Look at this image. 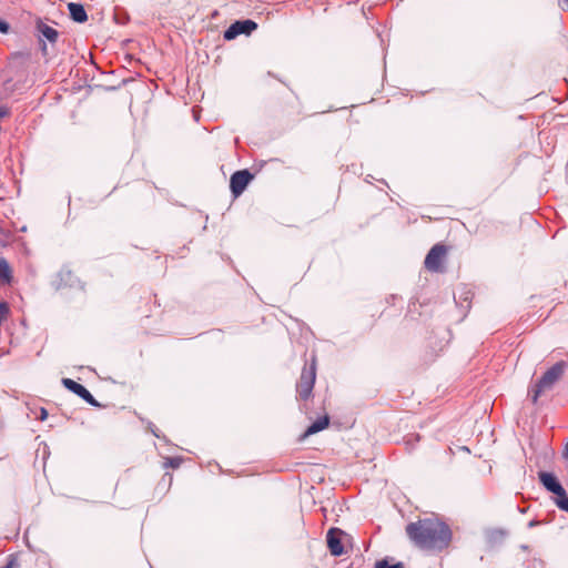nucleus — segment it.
<instances>
[{"instance_id": "1", "label": "nucleus", "mask_w": 568, "mask_h": 568, "mask_svg": "<svg viewBox=\"0 0 568 568\" xmlns=\"http://www.w3.org/2000/svg\"><path fill=\"white\" fill-rule=\"evenodd\" d=\"M409 539L426 550H443L452 539L449 527L437 518H424L406 526Z\"/></svg>"}, {"instance_id": "21", "label": "nucleus", "mask_w": 568, "mask_h": 568, "mask_svg": "<svg viewBox=\"0 0 568 568\" xmlns=\"http://www.w3.org/2000/svg\"><path fill=\"white\" fill-rule=\"evenodd\" d=\"M537 524H538L537 521L531 520V521L528 523V527L531 528V527L536 526Z\"/></svg>"}, {"instance_id": "13", "label": "nucleus", "mask_w": 568, "mask_h": 568, "mask_svg": "<svg viewBox=\"0 0 568 568\" xmlns=\"http://www.w3.org/2000/svg\"><path fill=\"white\" fill-rule=\"evenodd\" d=\"M328 424H329L328 416L321 417L308 426L304 436H310L317 432H321V430L325 429L328 426Z\"/></svg>"}, {"instance_id": "22", "label": "nucleus", "mask_w": 568, "mask_h": 568, "mask_svg": "<svg viewBox=\"0 0 568 568\" xmlns=\"http://www.w3.org/2000/svg\"><path fill=\"white\" fill-rule=\"evenodd\" d=\"M565 4L568 7V0H564Z\"/></svg>"}, {"instance_id": "6", "label": "nucleus", "mask_w": 568, "mask_h": 568, "mask_svg": "<svg viewBox=\"0 0 568 568\" xmlns=\"http://www.w3.org/2000/svg\"><path fill=\"white\" fill-rule=\"evenodd\" d=\"M257 28V24L252 20L236 21L224 32L226 40H233L240 34H250Z\"/></svg>"}, {"instance_id": "4", "label": "nucleus", "mask_w": 568, "mask_h": 568, "mask_svg": "<svg viewBox=\"0 0 568 568\" xmlns=\"http://www.w3.org/2000/svg\"><path fill=\"white\" fill-rule=\"evenodd\" d=\"M447 255V247L443 244L434 245L425 258V267L430 272H440Z\"/></svg>"}, {"instance_id": "20", "label": "nucleus", "mask_w": 568, "mask_h": 568, "mask_svg": "<svg viewBox=\"0 0 568 568\" xmlns=\"http://www.w3.org/2000/svg\"><path fill=\"white\" fill-rule=\"evenodd\" d=\"M45 417H47V410L42 409L41 410V419L43 420V419H45Z\"/></svg>"}, {"instance_id": "12", "label": "nucleus", "mask_w": 568, "mask_h": 568, "mask_svg": "<svg viewBox=\"0 0 568 568\" xmlns=\"http://www.w3.org/2000/svg\"><path fill=\"white\" fill-rule=\"evenodd\" d=\"M12 268L4 257H0V281L4 284L12 282Z\"/></svg>"}, {"instance_id": "3", "label": "nucleus", "mask_w": 568, "mask_h": 568, "mask_svg": "<svg viewBox=\"0 0 568 568\" xmlns=\"http://www.w3.org/2000/svg\"><path fill=\"white\" fill-rule=\"evenodd\" d=\"M316 379V361L312 359L310 365H305L302 369L300 379L296 384L297 396L302 400L311 397Z\"/></svg>"}, {"instance_id": "11", "label": "nucleus", "mask_w": 568, "mask_h": 568, "mask_svg": "<svg viewBox=\"0 0 568 568\" xmlns=\"http://www.w3.org/2000/svg\"><path fill=\"white\" fill-rule=\"evenodd\" d=\"M69 13L75 22H85L88 20L87 12L82 4L70 2L68 4Z\"/></svg>"}, {"instance_id": "19", "label": "nucleus", "mask_w": 568, "mask_h": 568, "mask_svg": "<svg viewBox=\"0 0 568 568\" xmlns=\"http://www.w3.org/2000/svg\"><path fill=\"white\" fill-rule=\"evenodd\" d=\"M564 457H565V459H567V460H568V443H567V444H566V446H565Z\"/></svg>"}, {"instance_id": "10", "label": "nucleus", "mask_w": 568, "mask_h": 568, "mask_svg": "<svg viewBox=\"0 0 568 568\" xmlns=\"http://www.w3.org/2000/svg\"><path fill=\"white\" fill-rule=\"evenodd\" d=\"M37 31L39 33L40 40H48L50 43H54L58 40L59 33L58 31L50 27L49 24L39 21L37 24Z\"/></svg>"}, {"instance_id": "9", "label": "nucleus", "mask_w": 568, "mask_h": 568, "mask_svg": "<svg viewBox=\"0 0 568 568\" xmlns=\"http://www.w3.org/2000/svg\"><path fill=\"white\" fill-rule=\"evenodd\" d=\"M342 535L343 531L338 528H332L327 532V546L333 556H341L344 554Z\"/></svg>"}, {"instance_id": "14", "label": "nucleus", "mask_w": 568, "mask_h": 568, "mask_svg": "<svg viewBox=\"0 0 568 568\" xmlns=\"http://www.w3.org/2000/svg\"><path fill=\"white\" fill-rule=\"evenodd\" d=\"M375 568H405L402 562H392L388 559L378 560L375 564Z\"/></svg>"}, {"instance_id": "7", "label": "nucleus", "mask_w": 568, "mask_h": 568, "mask_svg": "<svg viewBox=\"0 0 568 568\" xmlns=\"http://www.w3.org/2000/svg\"><path fill=\"white\" fill-rule=\"evenodd\" d=\"M62 384L65 388L71 390L72 393L77 394L79 397L84 399L90 405L97 406L98 403L93 395L81 384L77 383L75 381L71 378H63Z\"/></svg>"}, {"instance_id": "16", "label": "nucleus", "mask_w": 568, "mask_h": 568, "mask_svg": "<svg viewBox=\"0 0 568 568\" xmlns=\"http://www.w3.org/2000/svg\"><path fill=\"white\" fill-rule=\"evenodd\" d=\"M4 568H20L19 564L14 560L9 561Z\"/></svg>"}, {"instance_id": "2", "label": "nucleus", "mask_w": 568, "mask_h": 568, "mask_svg": "<svg viewBox=\"0 0 568 568\" xmlns=\"http://www.w3.org/2000/svg\"><path fill=\"white\" fill-rule=\"evenodd\" d=\"M566 368V363L560 361L551 366L540 379L530 388L529 396L534 404L537 403L538 398L546 392L552 389L555 384L562 377Z\"/></svg>"}, {"instance_id": "5", "label": "nucleus", "mask_w": 568, "mask_h": 568, "mask_svg": "<svg viewBox=\"0 0 568 568\" xmlns=\"http://www.w3.org/2000/svg\"><path fill=\"white\" fill-rule=\"evenodd\" d=\"M253 179V175L247 170L236 171L232 174L230 180V187L232 194L237 197L240 196L251 180Z\"/></svg>"}, {"instance_id": "8", "label": "nucleus", "mask_w": 568, "mask_h": 568, "mask_svg": "<svg viewBox=\"0 0 568 568\" xmlns=\"http://www.w3.org/2000/svg\"><path fill=\"white\" fill-rule=\"evenodd\" d=\"M538 478H539L540 483L544 485V487L548 491L555 494L556 497L564 495L565 489L554 474L547 473V471H540L538 474Z\"/></svg>"}, {"instance_id": "18", "label": "nucleus", "mask_w": 568, "mask_h": 568, "mask_svg": "<svg viewBox=\"0 0 568 568\" xmlns=\"http://www.w3.org/2000/svg\"><path fill=\"white\" fill-rule=\"evenodd\" d=\"M0 31L1 32L8 31V24L4 21H0Z\"/></svg>"}, {"instance_id": "17", "label": "nucleus", "mask_w": 568, "mask_h": 568, "mask_svg": "<svg viewBox=\"0 0 568 568\" xmlns=\"http://www.w3.org/2000/svg\"><path fill=\"white\" fill-rule=\"evenodd\" d=\"M9 114V110L6 106H0V119L7 116Z\"/></svg>"}, {"instance_id": "15", "label": "nucleus", "mask_w": 568, "mask_h": 568, "mask_svg": "<svg viewBox=\"0 0 568 568\" xmlns=\"http://www.w3.org/2000/svg\"><path fill=\"white\" fill-rule=\"evenodd\" d=\"M555 504L559 509L568 513V496L566 494V490L564 491V495H560L555 498Z\"/></svg>"}]
</instances>
